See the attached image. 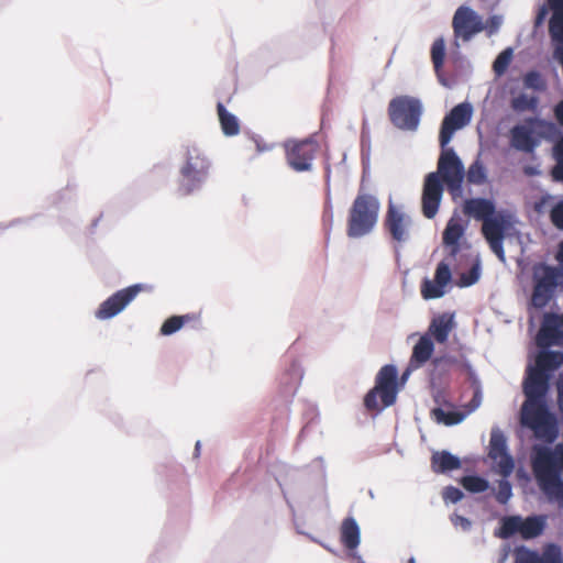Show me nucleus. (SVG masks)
Here are the masks:
<instances>
[{
  "instance_id": "39448f33",
  "label": "nucleus",
  "mask_w": 563,
  "mask_h": 563,
  "mask_svg": "<svg viewBox=\"0 0 563 563\" xmlns=\"http://www.w3.org/2000/svg\"><path fill=\"white\" fill-rule=\"evenodd\" d=\"M533 289L530 305L543 309L554 297L559 285L563 284V269L547 263H537L532 267Z\"/></svg>"
},
{
  "instance_id": "6e6552de",
  "label": "nucleus",
  "mask_w": 563,
  "mask_h": 563,
  "mask_svg": "<svg viewBox=\"0 0 563 563\" xmlns=\"http://www.w3.org/2000/svg\"><path fill=\"white\" fill-rule=\"evenodd\" d=\"M423 114L422 101L412 96L402 95L393 98L388 104L389 120L395 128L405 132H417Z\"/></svg>"
},
{
  "instance_id": "423d86ee",
  "label": "nucleus",
  "mask_w": 563,
  "mask_h": 563,
  "mask_svg": "<svg viewBox=\"0 0 563 563\" xmlns=\"http://www.w3.org/2000/svg\"><path fill=\"white\" fill-rule=\"evenodd\" d=\"M397 367L384 365L376 375L375 386L364 397V406L368 410H383L395 404L398 394Z\"/></svg>"
},
{
  "instance_id": "7ed1b4c3",
  "label": "nucleus",
  "mask_w": 563,
  "mask_h": 563,
  "mask_svg": "<svg viewBox=\"0 0 563 563\" xmlns=\"http://www.w3.org/2000/svg\"><path fill=\"white\" fill-rule=\"evenodd\" d=\"M379 209L376 196L360 191L349 210L346 235L360 239L369 234L377 224Z\"/></svg>"
},
{
  "instance_id": "a878e982",
  "label": "nucleus",
  "mask_w": 563,
  "mask_h": 563,
  "mask_svg": "<svg viewBox=\"0 0 563 563\" xmlns=\"http://www.w3.org/2000/svg\"><path fill=\"white\" fill-rule=\"evenodd\" d=\"M552 14L549 20V34L553 43L563 42V0H548Z\"/></svg>"
},
{
  "instance_id": "c03bdc74",
  "label": "nucleus",
  "mask_w": 563,
  "mask_h": 563,
  "mask_svg": "<svg viewBox=\"0 0 563 563\" xmlns=\"http://www.w3.org/2000/svg\"><path fill=\"white\" fill-rule=\"evenodd\" d=\"M452 279L450 264L445 261H441L434 273V280L440 284V286L445 287Z\"/></svg>"
},
{
  "instance_id": "bb28decb",
  "label": "nucleus",
  "mask_w": 563,
  "mask_h": 563,
  "mask_svg": "<svg viewBox=\"0 0 563 563\" xmlns=\"http://www.w3.org/2000/svg\"><path fill=\"white\" fill-rule=\"evenodd\" d=\"M561 365H563V352L552 351L550 347H540L533 366L551 375Z\"/></svg>"
},
{
  "instance_id": "603ef678",
  "label": "nucleus",
  "mask_w": 563,
  "mask_h": 563,
  "mask_svg": "<svg viewBox=\"0 0 563 563\" xmlns=\"http://www.w3.org/2000/svg\"><path fill=\"white\" fill-rule=\"evenodd\" d=\"M554 115L558 123L563 126V99L554 107Z\"/></svg>"
},
{
  "instance_id": "7c9ffc66",
  "label": "nucleus",
  "mask_w": 563,
  "mask_h": 563,
  "mask_svg": "<svg viewBox=\"0 0 563 563\" xmlns=\"http://www.w3.org/2000/svg\"><path fill=\"white\" fill-rule=\"evenodd\" d=\"M522 523V517L520 516L516 515L504 517L501 519L499 537L503 539H509L517 533L521 536Z\"/></svg>"
},
{
  "instance_id": "473e14b6",
  "label": "nucleus",
  "mask_w": 563,
  "mask_h": 563,
  "mask_svg": "<svg viewBox=\"0 0 563 563\" xmlns=\"http://www.w3.org/2000/svg\"><path fill=\"white\" fill-rule=\"evenodd\" d=\"M466 177L468 183L473 185H483L487 179L484 164L479 159L474 161L468 167Z\"/></svg>"
},
{
  "instance_id": "de8ad7c7",
  "label": "nucleus",
  "mask_w": 563,
  "mask_h": 563,
  "mask_svg": "<svg viewBox=\"0 0 563 563\" xmlns=\"http://www.w3.org/2000/svg\"><path fill=\"white\" fill-rule=\"evenodd\" d=\"M361 147H362L363 165L367 166L369 164V157H371V142H369L368 132L365 130L364 125H363L362 134H361Z\"/></svg>"
},
{
  "instance_id": "e2e57ef3",
  "label": "nucleus",
  "mask_w": 563,
  "mask_h": 563,
  "mask_svg": "<svg viewBox=\"0 0 563 563\" xmlns=\"http://www.w3.org/2000/svg\"><path fill=\"white\" fill-rule=\"evenodd\" d=\"M283 495H284V497L286 499V503H287L288 507L294 512V507H292L291 503L289 501V499L287 498L286 493L284 490H283Z\"/></svg>"
},
{
  "instance_id": "a19ab883",
  "label": "nucleus",
  "mask_w": 563,
  "mask_h": 563,
  "mask_svg": "<svg viewBox=\"0 0 563 563\" xmlns=\"http://www.w3.org/2000/svg\"><path fill=\"white\" fill-rule=\"evenodd\" d=\"M555 166L552 169L554 180L563 183V140L554 146Z\"/></svg>"
},
{
  "instance_id": "4be33fe9",
  "label": "nucleus",
  "mask_w": 563,
  "mask_h": 563,
  "mask_svg": "<svg viewBox=\"0 0 563 563\" xmlns=\"http://www.w3.org/2000/svg\"><path fill=\"white\" fill-rule=\"evenodd\" d=\"M511 146L525 153H531L538 145L533 137V132L530 128L517 124L510 130Z\"/></svg>"
},
{
  "instance_id": "13d9d810",
  "label": "nucleus",
  "mask_w": 563,
  "mask_h": 563,
  "mask_svg": "<svg viewBox=\"0 0 563 563\" xmlns=\"http://www.w3.org/2000/svg\"><path fill=\"white\" fill-rule=\"evenodd\" d=\"M306 537H308L312 542H316V543H319L320 545H322L323 548L330 550L325 544H323L319 539H317L316 537H313L312 534L310 533H305Z\"/></svg>"
},
{
  "instance_id": "c85d7f7f",
  "label": "nucleus",
  "mask_w": 563,
  "mask_h": 563,
  "mask_svg": "<svg viewBox=\"0 0 563 563\" xmlns=\"http://www.w3.org/2000/svg\"><path fill=\"white\" fill-rule=\"evenodd\" d=\"M217 110L223 134L227 136L236 135L240 131L238 118L230 113L221 102H218Z\"/></svg>"
},
{
  "instance_id": "338daca9",
  "label": "nucleus",
  "mask_w": 563,
  "mask_h": 563,
  "mask_svg": "<svg viewBox=\"0 0 563 563\" xmlns=\"http://www.w3.org/2000/svg\"><path fill=\"white\" fill-rule=\"evenodd\" d=\"M408 563H417L416 559L413 556H411L409 560H408Z\"/></svg>"
},
{
  "instance_id": "f704fd0d",
  "label": "nucleus",
  "mask_w": 563,
  "mask_h": 563,
  "mask_svg": "<svg viewBox=\"0 0 563 563\" xmlns=\"http://www.w3.org/2000/svg\"><path fill=\"white\" fill-rule=\"evenodd\" d=\"M445 58V42L443 37L437 38L431 46V60L434 70L439 73L444 64Z\"/></svg>"
},
{
  "instance_id": "9d476101",
  "label": "nucleus",
  "mask_w": 563,
  "mask_h": 563,
  "mask_svg": "<svg viewBox=\"0 0 563 563\" xmlns=\"http://www.w3.org/2000/svg\"><path fill=\"white\" fill-rule=\"evenodd\" d=\"M550 374L541 371L532 365L528 366L527 377L523 382V393L526 401L522 404L521 409L528 411L540 405H548L545 397L549 390Z\"/></svg>"
},
{
  "instance_id": "ddd939ff",
  "label": "nucleus",
  "mask_w": 563,
  "mask_h": 563,
  "mask_svg": "<svg viewBox=\"0 0 563 563\" xmlns=\"http://www.w3.org/2000/svg\"><path fill=\"white\" fill-rule=\"evenodd\" d=\"M473 117V107L470 102H462L453 107L442 120L439 142L441 147L446 146L457 130L466 126Z\"/></svg>"
},
{
  "instance_id": "f3484780",
  "label": "nucleus",
  "mask_w": 563,
  "mask_h": 563,
  "mask_svg": "<svg viewBox=\"0 0 563 563\" xmlns=\"http://www.w3.org/2000/svg\"><path fill=\"white\" fill-rule=\"evenodd\" d=\"M539 347H550L563 342V316L545 313L536 338Z\"/></svg>"
},
{
  "instance_id": "4d7b16f0",
  "label": "nucleus",
  "mask_w": 563,
  "mask_h": 563,
  "mask_svg": "<svg viewBox=\"0 0 563 563\" xmlns=\"http://www.w3.org/2000/svg\"><path fill=\"white\" fill-rule=\"evenodd\" d=\"M450 362V358L446 357H435L433 360L434 367H440L442 364Z\"/></svg>"
},
{
  "instance_id": "dca6fc26",
  "label": "nucleus",
  "mask_w": 563,
  "mask_h": 563,
  "mask_svg": "<svg viewBox=\"0 0 563 563\" xmlns=\"http://www.w3.org/2000/svg\"><path fill=\"white\" fill-rule=\"evenodd\" d=\"M411 224V217L405 213L401 208L389 202L385 217V227L390 233L393 240L399 243L407 242L410 238L409 228Z\"/></svg>"
},
{
  "instance_id": "f03ea898",
  "label": "nucleus",
  "mask_w": 563,
  "mask_h": 563,
  "mask_svg": "<svg viewBox=\"0 0 563 563\" xmlns=\"http://www.w3.org/2000/svg\"><path fill=\"white\" fill-rule=\"evenodd\" d=\"M532 468L538 486L549 503L563 507V471L562 456L548 446H536L532 456Z\"/></svg>"
},
{
  "instance_id": "5701e85b",
  "label": "nucleus",
  "mask_w": 563,
  "mask_h": 563,
  "mask_svg": "<svg viewBox=\"0 0 563 563\" xmlns=\"http://www.w3.org/2000/svg\"><path fill=\"white\" fill-rule=\"evenodd\" d=\"M434 352V343L429 334L420 336L418 342L413 345L412 354L410 357V367L420 368L432 356Z\"/></svg>"
},
{
  "instance_id": "864d4df0",
  "label": "nucleus",
  "mask_w": 563,
  "mask_h": 563,
  "mask_svg": "<svg viewBox=\"0 0 563 563\" xmlns=\"http://www.w3.org/2000/svg\"><path fill=\"white\" fill-rule=\"evenodd\" d=\"M445 247L449 249V257L454 260L456 257V255L460 253L461 251V246H460V243H456V244H446L444 245Z\"/></svg>"
},
{
  "instance_id": "a18cd8bd",
  "label": "nucleus",
  "mask_w": 563,
  "mask_h": 563,
  "mask_svg": "<svg viewBox=\"0 0 563 563\" xmlns=\"http://www.w3.org/2000/svg\"><path fill=\"white\" fill-rule=\"evenodd\" d=\"M550 219L555 228L563 230V199L559 200L550 211Z\"/></svg>"
},
{
  "instance_id": "a211bd4d",
  "label": "nucleus",
  "mask_w": 563,
  "mask_h": 563,
  "mask_svg": "<svg viewBox=\"0 0 563 563\" xmlns=\"http://www.w3.org/2000/svg\"><path fill=\"white\" fill-rule=\"evenodd\" d=\"M515 563H563V554L560 545L549 543L542 554L526 547H519L515 551Z\"/></svg>"
},
{
  "instance_id": "ea45409f",
  "label": "nucleus",
  "mask_w": 563,
  "mask_h": 563,
  "mask_svg": "<svg viewBox=\"0 0 563 563\" xmlns=\"http://www.w3.org/2000/svg\"><path fill=\"white\" fill-rule=\"evenodd\" d=\"M495 498L500 505H506L512 497V485L507 479V477H504L503 479L498 481V488L495 490Z\"/></svg>"
},
{
  "instance_id": "f257e3e1",
  "label": "nucleus",
  "mask_w": 563,
  "mask_h": 563,
  "mask_svg": "<svg viewBox=\"0 0 563 563\" xmlns=\"http://www.w3.org/2000/svg\"><path fill=\"white\" fill-rule=\"evenodd\" d=\"M435 172L424 177L422 188V213L427 219H433L438 211L443 196V181L453 198L462 195V185L465 177V168L462 159L453 147H441Z\"/></svg>"
},
{
  "instance_id": "4c0bfd02",
  "label": "nucleus",
  "mask_w": 563,
  "mask_h": 563,
  "mask_svg": "<svg viewBox=\"0 0 563 563\" xmlns=\"http://www.w3.org/2000/svg\"><path fill=\"white\" fill-rule=\"evenodd\" d=\"M512 57V48L507 47L495 58L493 70L497 76H501L507 70Z\"/></svg>"
},
{
  "instance_id": "680f3d73",
  "label": "nucleus",
  "mask_w": 563,
  "mask_h": 563,
  "mask_svg": "<svg viewBox=\"0 0 563 563\" xmlns=\"http://www.w3.org/2000/svg\"><path fill=\"white\" fill-rule=\"evenodd\" d=\"M558 260L563 263V241L560 243L559 246Z\"/></svg>"
},
{
  "instance_id": "6ab92c4d",
  "label": "nucleus",
  "mask_w": 563,
  "mask_h": 563,
  "mask_svg": "<svg viewBox=\"0 0 563 563\" xmlns=\"http://www.w3.org/2000/svg\"><path fill=\"white\" fill-rule=\"evenodd\" d=\"M433 400L438 406L431 410V417L437 423L450 427L461 423L466 418L465 412L455 410L446 411L442 408V406L449 408L453 407V405L445 399V395L442 390H437L433 394Z\"/></svg>"
},
{
  "instance_id": "aec40b11",
  "label": "nucleus",
  "mask_w": 563,
  "mask_h": 563,
  "mask_svg": "<svg viewBox=\"0 0 563 563\" xmlns=\"http://www.w3.org/2000/svg\"><path fill=\"white\" fill-rule=\"evenodd\" d=\"M510 223H498L497 221H492L486 224V231H482L484 238L489 244V247L494 254L501 261L505 262V251H504V238L505 231L509 227Z\"/></svg>"
},
{
  "instance_id": "4468645a",
  "label": "nucleus",
  "mask_w": 563,
  "mask_h": 563,
  "mask_svg": "<svg viewBox=\"0 0 563 563\" xmlns=\"http://www.w3.org/2000/svg\"><path fill=\"white\" fill-rule=\"evenodd\" d=\"M463 212L477 221H483L482 231H486V224L492 221L510 223L508 214L496 213L495 203L486 198H470L464 201Z\"/></svg>"
},
{
  "instance_id": "37998d69",
  "label": "nucleus",
  "mask_w": 563,
  "mask_h": 563,
  "mask_svg": "<svg viewBox=\"0 0 563 563\" xmlns=\"http://www.w3.org/2000/svg\"><path fill=\"white\" fill-rule=\"evenodd\" d=\"M479 276L481 268L479 263L477 262L470 268L468 272L461 274L457 285L460 287H470L479 279Z\"/></svg>"
},
{
  "instance_id": "20e7f679",
  "label": "nucleus",
  "mask_w": 563,
  "mask_h": 563,
  "mask_svg": "<svg viewBox=\"0 0 563 563\" xmlns=\"http://www.w3.org/2000/svg\"><path fill=\"white\" fill-rule=\"evenodd\" d=\"M210 161L198 147H188L179 168V190L190 195L200 190L209 177Z\"/></svg>"
},
{
  "instance_id": "49530a36",
  "label": "nucleus",
  "mask_w": 563,
  "mask_h": 563,
  "mask_svg": "<svg viewBox=\"0 0 563 563\" xmlns=\"http://www.w3.org/2000/svg\"><path fill=\"white\" fill-rule=\"evenodd\" d=\"M442 497L446 504H456L464 497V493L455 486H446L443 489Z\"/></svg>"
},
{
  "instance_id": "c756f323",
  "label": "nucleus",
  "mask_w": 563,
  "mask_h": 563,
  "mask_svg": "<svg viewBox=\"0 0 563 563\" xmlns=\"http://www.w3.org/2000/svg\"><path fill=\"white\" fill-rule=\"evenodd\" d=\"M464 233V225L454 218L450 219L442 234L443 245L460 243Z\"/></svg>"
},
{
  "instance_id": "f8f14e48",
  "label": "nucleus",
  "mask_w": 563,
  "mask_h": 563,
  "mask_svg": "<svg viewBox=\"0 0 563 563\" xmlns=\"http://www.w3.org/2000/svg\"><path fill=\"white\" fill-rule=\"evenodd\" d=\"M145 288L143 284H134L120 289L102 301L95 312L98 320H109L122 312L130 302Z\"/></svg>"
},
{
  "instance_id": "8fccbe9b",
  "label": "nucleus",
  "mask_w": 563,
  "mask_h": 563,
  "mask_svg": "<svg viewBox=\"0 0 563 563\" xmlns=\"http://www.w3.org/2000/svg\"><path fill=\"white\" fill-rule=\"evenodd\" d=\"M451 522L455 528H460L465 532L470 531L472 528V521L468 518L457 514H453L451 516Z\"/></svg>"
},
{
  "instance_id": "cd10ccee",
  "label": "nucleus",
  "mask_w": 563,
  "mask_h": 563,
  "mask_svg": "<svg viewBox=\"0 0 563 563\" xmlns=\"http://www.w3.org/2000/svg\"><path fill=\"white\" fill-rule=\"evenodd\" d=\"M522 522L521 537L525 540L539 537L545 528V517L543 516L532 515L526 519L522 518Z\"/></svg>"
},
{
  "instance_id": "774afa93",
  "label": "nucleus",
  "mask_w": 563,
  "mask_h": 563,
  "mask_svg": "<svg viewBox=\"0 0 563 563\" xmlns=\"http://www.w3.org/2000/svg\"><path fill=\"white\" fill-rule=\"evenodd\" d=\"M506 558H507V553L504 556H501V559L499 560V563H504Z\"/></svg>"
},
{
  "instance_id": "2f4dec72",
  "label": "nucleus",
  "mask_w": 563,
  "mask_h": 563,
  "mask_svg": "<svg viewBox=\"0 0 563 563\" xmlns=\"http://www.w3.org/2000/svg\"><path fill=\"white\" fill-rule=\"evenodd\" d=\"M462 486L470 493L478 494L489 488V482L479 475H466L461 479Z\"/></svg>"
},
{
  "instance_id": "bf43d9fd",
  "label": "nucleus",
  "mask_w": 563,
  "mask_h": 563,
  "mask_svg": "<svg viewBox=\"0 0 563 563\" xmlns=\"http://www.w3.org/2000/svg\"><path fill=\"white\" fill-rule=\"evenodd\" d=\"M201 442L197 441L195 444L194 457L197 459L200 455Z\"/></svg>"
},
{
  "instance_id": "79ce46f5",
  "label": "nucleus",
  "mask_w": 563,
  "mask_h": 563,
  "mask_svg": "<svg viewBox=\"0 0 563 563\" xmlns=\"http://www.w3.org/2000/svg\"><path fill=\"white\" fill-rule=\"evenodd\" d=\"M523 85L526 88L533 89L536 91H542L545 89L544 80L537 70L528 71L523 77Z\"/></svg>"
},
{
  "instance_id": "5fc2aeb1",
  "label": "nucleus",
  "mask_w": 563,
  "mask_h": 563,
  "mask_svg": "<svg viewBox=\"0 0 563 563\" xmlns=\"http://www.w3.org/2000/svg\"><path fill=\"white\" fill-rule=\"evenodd\" d=\"M558 405L559 409L563 415V382L560 380L558 384Z\"/></svg>"
},
{
  "instance_id": "6e6d98bb",
  "label": "nucleus",
  "mask_w": 563,
  "mask_h": 563,
  "mask_svg": "<svg viewBox=\"0 0 563 563\" xmlns=\"http://www.w3.org/2000/svg\"><path fill=\"white\" fill-rule=\"evenodd\" d=\"M349 556L356 563H364L363 558L358 554L356 550H349Z\"/></svg>"
},
{
  "instance_id": "393cba45",
  "label": "nucleus",
  "mask_w": 563,
  "mask_h": 563,
  "mask_svg": "<svg viewBox=\"0 0 563 563\" xmlns=\"http://www.w3.org/2000/svg\"><path fill=\"white\" fill-rule=\"evenodd\" d=\"M340 539L347 550H356L361 543V529L353 517L345 518L340 528Z\"/></svg>"
},
{
  "instance_id": "72a5a7b5",
  "label": "nucleus",
  "mask_w": 563,
  "mask_h": 563,
  "mask_svg": "<svg viewBox=\"0 0 563 563\" xmlns=\"http://www.w3.org/2000/svg\"><path fill=\"white\" fill-rule=\"evenodd\" d=\"M445 294V287L440 286L437 280L424 278L421 285V295L424 299H438Z\"/></svg>"
},
{
  "instance_id": "09e8293b",
  "label": "nucleus",
  "mask_w": 563,
  "mask_h": 563,
  "mask_svg": "<svg viewBox=\"0 0 563 563\" xmlns=\"http://www.w3.org/2000/svg\"><path fill=\"white\" fill-rule=\"evenodd\" d=\"M503 24V18L500 15H492L484 24V30L487 31L488 35H493L498 32Z\"/></svg>"
},
{
  "instance_id": "052dcab7",
  "label": "nucleus",
  "mask_w": 563,
  "mask_h": 563,
  "mask_svg": "<svg viewBox=\"0 0 563 563\" xmlns=\"http://www.w3.org/2000/svg\"><path fill=\"white\" fill-rule=\"evenodd\" d=\"M413 369L415 368H411L410 365H409L408 368L402 373L401 380L405 382L409 377L411 371H413Z\"/></svg>"
},
{
  "instance_id": "e433bc0d",
  "label": "nucleus",
  "mask_w": 563,
  "mask_h": 563,
  "mask_svg": "<svg viewBox=\"0 0 563 563\" xmlns=\"http://www.w3.org/2000/svg\"><path fill=\"white\" fill-rule=\"evenodd\" d=\"M538 106L537 97H528L526 93H520L515 97L511 101V107L517 112H522L526 110H534Z\"/></svg>"
},
{
  "instance_id": "3c124183",
  "label": "nucleus",
  "mask_w": 563,
  "mask_h": 563,
  "mask_svg": "<svg viewBox=\"0 0 563 563\" xmlns=\"http://www.w3.org/2000/svg\"><path fill=\"white\" fill-rule=\"evenodd\" d=\"M549 8L547 4H542L539 7L536 19H534V29H539L543 25L548 14H549Z\"/></svg>"
},
{
  "instance_id": "0e129e2a",
  "label": "nucleus",
  "mask_w": 563,
  "mask_h": 563,
  "mask_svg": "<svg viewBox=\"0 0 563 563\" xmlns=\"http://www.w3.org/2000/svg\"><path fill=\"white\" fill-rule=\"evenodd\" d=\"M468 372H470V376L472 379H475L476 376H475V372L473 371V368L471 366H468Z\"/></svg>"
},
{
  "instance_id": "0eeeda50",
  "label": "nucleus",
  "mask_w": 563,
  "mask_h": 563,
  "mask_svg": "<svg viewBox=\"0 0 563 563\" xmlns=\"http://www.w3.org/2000/svg\"><path fill=\"white\" fill-rule=\"evenodd\" d=\"M452 27L454 32L453 48L450 53V58L454 64L466 62L460 52V42L471 41L477 33L484 30V22L482 16L471 7L461 5L456 9L453 19Z\"/></svg>"
},
{
  "instance_id": "9b49d317",
  "label": "nucleus",
  "mask_w": 563,
  "mask_h": 563,
  "mask_svg": "<svg viewBox=\"0 0 563 563\" xmlns=\"http://www.w3.org/2000/svg\"><path fill=\"white\" fill-rule=\"evenodd\" d=\"M286 159L288 165L296 172H309L312 168V161L318 150L314 136L301 141L288 140L285 142Z\"/></svg>"
},
{
  "instance_id": "1a4fd4ad",
  "label": "nucleus",
  "mask_w": 563,
  "mask_h": 563,
  "mask_svg": "<svg viewBox=\"0 0 563 563\" xmlns=\"http://www.w3.org/2000/svg\"><path fill=\"white\" fill-rule=\"evenodd\" d=\"M521 424L531 429L537 439L552 443L559 435V426L555 416L550 411L548 405H540L521 409Z\"/></svg>"
},
{
  "instance_id": "c9c22d12",
  "label": "nucleus",
  "mask_w": 563,
  "mask_h": 563,
  "mask_svg": "<svg viewBox=\"0 0 563 563\" xmlns=\"http://www.w3.org/2000/svg\"><path fill=\"white\" fill-rule=\"evenodd\" d=\"M303 376L302 368L299 363L292 362L285 374V384L289 385V389L295 391L299 386Z\"/></svg>"
},
{
  "instance_id": "58836bf2",
  "label": "nucleus",
  "mask_w": 563,
  "mask_h": 563,
  "mask_svg": "<svg viewBox=\"0 0 563 563\" xmlns=\"http://www.w3.org/2000/svg\"><path fill=\"white\" fill-rule=\"evenodd\" d=\"M188 316H173L164 321L161 327L162 335H172L183 328Z\"/></svg>"
},
{
  "instance_id": "b1692460",
  "label": "nucleus",
  "mask_w": 563,
  "mask_h": 563,
  "mask_svg": "<svg viewBox=\"0 0 563 563\" xmlns=\"http://www.w3.org/2000/svg\"><path fill=\"white\" fill-rule=\"evenodd\" d=\"M461 465L460 457L446 450L433 452L431 456V468L437 474H446L461 468Z\"/></svg>"
},
{
  "instance_id": "69168bd1",
  "label": "nucleus",
  "mask_w": 563,
  "mask_h": 563,
  "mask_svg": "<svg viewBox=\"0 0 563 563\" xmlns=\"http://www.w3.org/2000/svg\"><path fill=\"white\" fill-rule=\"evenodd\" d=\"M296 530H297V532H298V533H300V534H303V536H305V533H306L305 531H302V528H298V527H297V528H296Z\"/></svg>"
},
{
  "instance_id": "2eb2a0df",
  "label": "nucleus",
  "mask_w": 563,
  "mask_h": 563,
  "mask_svg": "<svg viewBox=\"0 0 563 563\" xmlns=\"http://www.w3.org/2000/svg\"><path fill=\"white\" fill-rule=\"evenodd\" d=\"M488 456L497 461L498 472L503 477L511 475L515 468V462L508 452L507 439L498 427H494L490 431Z\"/></svg>"
},
{
  "instance_id": "412c9836",
  "label": "nucleus",
  "mask_w": 563,
  "mask_h": 563,
  "mask_svg": "<svg viewBox=\"0 0 563 563\" xmlns=\"http://www.w3.org/2000/svg\"><path fill=\"white\" fill-rule=\"evenodd\" d=\"M454 325V314L444 312L435 316L431 320L426 334L433 336L438 343H444L448 341L449 334Z\"/></svg>"
}]
</instances>
